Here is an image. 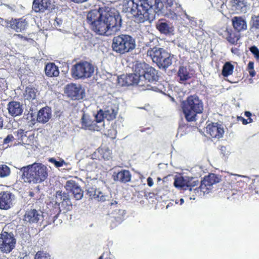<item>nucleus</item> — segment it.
Returning <instances> with one entry per match:
<instances>
[{
	"label": "nucleus",
	"mask_w": 259,
	"mask_h": 259,
	"mask_svg": "<svg viewBox=\"0 0 259 259\" xmlns=\"http://www.w3.org/2000/svg\"><path fill=\"white\" fill-rule=\"evenodd\" d=\"M91 29L96 34L109 36L119 31L122 19L119 13L114 9L93 10L87 17Z\"/></svg>",
	"instance_id": "nucleus-1"
},
{
	"label": "nucleus",
	"mask_w": 259,
	"mask_h": 259,
	"mask_svg": "<svg viewBox=\"0 0 259 259\" xmlns=\"http://www.w3.org/2000/svg\"><path fill=\"white\" fill-rule=\"evenodd\" d=\"M130 12L135 17V21L142 23L153 18L155 14L160 11L163 4L159 0H138V3L131 1Z\"/></svg>",
	"instance_id": "nucleus-2"
},
{
	"label": "nucleus",
	"mask_w": 259,
	"mask_h": 259,
	"mask_svg": "<svg viewBox=\"0 0 259 259\" xmlns=\"http://www.w3.org/2000/svg\"><path fill=\"white\" fill-rule=\"evenodd\" d=\"M22 178L25 182L32 184L40 183L48 177V169L46 166L40 163L24 166L21 169Z\"/></svg>",
	"instance_id": "nucleus-3"
},
{
	"label": "nucleus",
	"mask_w": 259,
	"mask_h": 259,
	"mask_svg": "<svg viewBox=\"0 0 259 259\" xmlns=\"http://www.w3.org/2000/svg\"><path fill=\"white\" fill-rule=\"evenodd\" d=\"M181 107L186 120L189 122L196 121L197 114L203 111V103L196 95L188 96L182 102Z\"/></svg>",
	"instance_id": "nucleus-4"
},
{
	"label": "nucleus",
	"mask_w": 259,
	"mask_h": 259,
	"mask_svg": "<svg viewBox=\"0 0 259 259\" xmlns=\"http://www.w3.org/2000/svg\"><path fill=\"white\" fill-rule=\"evenodd\" d=\"M147 56L149 57L153 63L156 65L177 64V57L166 52L163 49L157 47L150 48L147 51Z\"/></svg>",
	"instance_id": "nucleus-5"
},
{
	"label": "nucleus",
	"mask_w": 259,
	"mask_h": 259,
	"mask_svg": "<svg viewBox=\"0 0 259 259\" xmlns=\"http://www.w3.org/2000/svg\"><path fill=\"white\" fill-rule=\"evenodd\" d=\"M135 41L131 36L121 34L114 36L112 40V47L115 52L120 54L128 52L135 49Z\"/></svg>",
	"instance_id": "nucleus-6"
},
{
	"label": "nucleus",
	"mask_w": 259,
	"mask_h": 259,
	"mask_svg": "<svg viewBox=\"0 0 259 259\" xmlns=\"http://www.w3.org/2000/svg\"><path fill=\"white\" fill-rule=\"evenodd\" d=\"M55 205L58 207L57 215L62 211L65 213L71 210L72 204L68 193L62 191H57L55 194Z\"/></svg>",
	"instance_id": "nucleus-7"
},
{
	"label": "nucleus",
	"mask_w": 259,
	"mask_h": 259,
	"mask_svg": "<svg viewBox=\"0 0 259 259\" xmlns=\"http://www.w3.org/2000/svg\"><path fill=\"white\" fill-rule=\"evenodd\" d=\"M16 136L18 142L21 145H24L27 149H34L36 147V141L35 139L34 132L19 129L17 131Z\"/></svg>",
	"instance_id": "nucleus-8"
},
{
	"label": "nucleus",
	"mask_w": 259,
	"mask_h": 259,
	"mask_svg": "<svg viewBox=\"0 0 259 259\" xmlns=\"http://www.w3.org/2000/svg\"><path fill=\"white\" fill-rule=\"evenodd\" d=\"M16 240L12 233L2 232L0 234V251L3 253H9L15 248Z\"/></svg>",
	"instance_id": "nucleus-9"
},
{
	"label": "nucleus",
	"mask_w": 259,
	"mask_h": 259,
	"mask_svg": "<svg viewBox=\"0 0 259 259\" xmlns=\"http://www.w3.org/2000/svg\"><path fill=\"white\" fill-rule=\"evenodd\" d=\"M142 66H133L132 69L134 70L133 73L122 74L118 77V82L121 86H130L134 84H137L140 79V75L137 72L136 69L138 67Z\"/></svg>",
	"instance_id": "nucleus-10"
},
{
	"label": "nucleus",
	"mask_w": 259,
	"mask_h": 259,
	"mask_svg": "<svg viewBox=\"0 0 259 259\" xmlns=\"http://www.w3.org/2000/svg\"><path fill=\"white\" fill-rule=\"evenodd\" d=\"M93 159L98 160H110L113 158L112 147L106 145H101L92 154Z\"/></svg>",
	"instance_id": "nucleus-11"
},
{
	"label": "nucleus",
	"mask_w": 259,
	"mask_h": 259,
	"mask_svg": "<svg viewBox=\"0 0 259 259\" xmlns=\"http://www.w3.org/2000/svg\"><path fill=\"white\" fill-rule=\"evenodd\" d=\"M137 72L140 75V79L143 78L149 82H156L158 80L159 75L158 71L152 66L144 68L143 66L138 67L136 69Z\"/></svg>",
	"instance_id": "nucleus-12"
},
{
	"label": "nucleus",
	"mask_w": 259,
	"mask_h": 259,
	"mask_svg": "<svg viewBox=\"0 0 259 259\" xmlns=\"http://www.w3.org/2000/svg\"><path fill=\"white\" fill-rule=\"evenodd\" d=\"M94 70V66H73L71 69L72 76L75 79L90 77Z\"/></svg>",
	"instance_id": "nucleus-13"
},
{
	"label": "nucleus",
	"mask_w": 259,
	"mask_h": 259,
	"mask_svg": "<svg viewBox=\"0 0 259 259\" xmlns=\"http://www.w3.org/2000/svg\"><path fill=\"white\" fill-rule=\"evenodd\" d=\"M65 93L68 97L73 100L82 99L84 96V92L81 86L72 83L65 87Z\"/></svg>",
	"instance_id": "nucleus-14"
},
{
	"label": "nucleus",
	"mask_w": 259,
	"mask_h": 259,
	"mask_svg": "<svg viewBox=\"0 0 259 259\" xmlns=\"http://www.w3.org/2000/svg\"><path fill=\"white\" fill-rule=\"evenodd\" d=\"M43 212L35 209H27L24 215L23 221L29 224H37L43 220Z\"/></svg>",
	"instance_id": "nucleus-15"
},
{
	"label": "nucleus",
	"mask_w": 259,
	"mask_h": 259,
	"mask_svg": "<svg viewBox=\"0 0 259 259\" xmlns=\"http://www.w3.org/2000/svg\"><path fill=\"white\" fill-rule=\"evenodd\" d=\"M66 191L71 193L76 200H80L83 195V192L75 181L68 180L64 186Z\"/></svg>",
	"instance_id": "nucleus-16"
},
{
	"label": "nucleus",
	"mask_w": 259,
	"mask_h": 259,
	"mask_svg": "<svg viewBox=\"0 0 259 259\" xmlns=\"http://www.w3.org/2000/svg\"><path fill=\"white\" fill-rule=\"evenodd\" d=\"M15 196L9 191L0 192V209L8 210L13 206Z\"/></svg>",
	"instance_id": "nucleus-17"
},
{
	"label": "nucleus",
	"mask_w": 259,
	"mask_h": 259,
	"mask_svg": "<svg viewBox=\"0 0 259 259\" xmlns=\"http://www.w3.org/2000/svg\"><path fill=\"white\" fill-rule=\"evenodd\" d=\"M206 133L212 138L220 139L224 133L222 125L218 123H212L206 126Z\"/></svg>",
	"instance_id": "nucleus-18"
},
{
	"label": "nucleus",
	"mask_w": 259,
	"mask_h": 259,
	"mask_svg": "<svg viewBox=\"0 0 259 259\" xmlns=\"http://www.w3.org/2000/svg\"><path fill=\"white\" fill-rule=\"evenodd\" d=\"M195 71L190 66H181L178 71L177 75L180 82L188 80L195 76Z\"/></svg>",
	"instance_id": "nucleus-19"
},
{
	"label": "nucleus",
	"mask_w": 259,
	"mask_h": 259,
	"mask_svg": "<svg viewBox=\"0 0 259 259\" xmlns=\"http://www.w3.org/2000/svg\"><path fill=\"white\" fill-rule=\"evenodd\" d=\"M7 26L16 32H22L25 30L28 26V23L26 19L21 18L20 19H12L7 22Z\"/></svg>",
	"instance_id": "nucleus-20"
},
{
	"label": "nucleus",
	"mask_w": 259,
	"mask_h": 259,
	"mask_svg": "<svg viewBox=\"0 0 259 259\" xmlns=\"http://www.w3.org/2000/svg\"><path fill=\"white\" fill-rule=\"evenodd\" d=\"M192 184L196 185L194 186V189H192V191L195 195L197 196H201L205 193H208L212 188L210 184L207 185L203 179L201 180L200 184L198 180H194Z\"/></svg>",
	"instance_id": "nucleus-21"
},
{
	"label": "nucleus",
	"mask_w": 259,
	"mask_h": 259,
	"mask_svg": "<svg viewBox=\"0 0 259 259\" xmlns=\"http://www.w3.org/2000/svg\"><path fill=\"white\" fill-rule=\"evenodd\" d=\"M193 182V178H191L190 180H187L184 177H180L175 179L174 186L176 188L192 192V189H194V186H196L192 184Z\"/></svg>",
	"instance_id": "nucleus-22"
},
{
	"label": "nucleus",
	"mask_w": 259,
	"mask_h": 259,
	"mask_svg": "<svg viewBox=\"0 0 259 259\" xmlns=\"http://www.w3.org/2000/svg\"><path fill=\"white\" fill-rule=\"evenodd\" d=\"M103 111L105 115V119L108 121L113 120L116 117L118 112V107L116 104L109 102L104 108Z\"/></svg>",
	"instance_id": "nucleus-23"
},
{
	"label": "nucleus",
	"mask_w": 259,
	"mask_h": 259,
	"mask_svg": "<svg viewBox=\"0 0 259 259\" xmlns=\"http://www.w3.org/2000/svg\"><path fill=\"white\" fill-rule=\"evenodd\" d=\"M81 125L85 130L99 131L100 126L97 123V121L89 116L83 114L81 117Z\"/></svg>",
	"instance_id": "nucleus-24"
},
{
	"label": "nucleus",
	"mask_w": 259,
	"mask_h": 259,
	"mask_svg": "<svg viewBox=\"0 0 259 259\" xmlns=\"http://www.w3.org/2000/svg\"><path fill=\"white\" fill-rule=\"evenodd\" d=\"M7 109L9 114L13 117L20 116L23 112V105L19 102L15 101L8 103Z\"/></svg>",
	"instance_id": "nucleus-25"
},
{
	"label": "nucleus",
	"mask_w": 259,
	"mask_h": 259,
	"mask_svg": "<svg viewBox=\"0 0 259 259\" xmlns=\"http://www.w3.org/2000/svg\"><path fill=\"white\" fill-rule=\"evenodd\" d=\"M115 181L126 183L131 181L132 175L128 170L121 169L118 172H114L112 175Z\"/></svg>",
	"instance_id": "nucleus-26"
},
{
	"label": "nucleus",
	"mask_w": 259,
	"mask_h": 259,
	"mask_svg": "<svg viewBox=\"0 0 259 259\" xmlns=\"http://www.w3.org/2000/svg\"><path fill=\"white\" fill-rule=\"evenodd\" d=\"M51 0H34L32 9L35 12H44L51 8Z\"/></svg>",
	"instance_id": "nucleus-27"
},
{
	"label": "nucleus",
	"mask_w": 259,
	"mask_h": 259,
	"mask_svg": "<svg viewBox=\"0 0 259 259\" xmlns=\"http://www.w3.org/2000/svg\"><path fill=\"white\" fill-rule=\"evenodd\" d=\"M86 194L91 199H95L101 201H104L106 200V195L96 187H88L86 190Z\"/></svg>",
	"instance_id": "nucleus-28"
},
{
	"label": "nucleus",
	"mask_w": 259,
	"mask_h": 259,
	"mask_svg": "<svg viewBox=\"0 0 259 259\" xmlns=\"http://www.w3.org/2000/svg\"><path fill=\"white\" fill-rule=\"evenodd\" d=\"M176 9H174V7L170 9L168 12L166 13V16L167 18L175 21H179L181 18V16H183V13L184 11H183L181 5L176 3Z\"/></svg>",
	"instance_id": "nucleus-29"
},
{
	"label": "nucleus",
	"mask_w": 259,
	"mask_h": 259,
	"mask_svg": "<svg viewBox=\"0 0 259 259\" xmlns=\"http://www.w3.org/2000/svg\"><path fill=\"white\" fill-rule=\"evenodd\" d=\"M156 27L160 33L164 34H169L174 31L171 24L164 20H159L156 23Z\"/></svg>",
	"instance_id": "nucleus-30"
},
{
	"label": "nucleus",
	"mask_w": 259,
	"mask_h": 259,
	"mask_svg": "<svg viewBox=\"0 0 259 259\" xmlns=\"http://www.w3.org/2000/svg\"><path fill=\"white\" fill-rule=\"evenodd\" d=\"M52 111L50 108L46 107L40 109L37 114V121L40 123H46L51 118Z\"/></svg>",
	"instance_id": "nucleus-31"
},
{
	"label": "nucleus",
	"mask_w": 259,
	"mask_h": 259,
	"mask_svg": "<svg viewBox=\"0 0 259 259\" xmlns=\"http://www.w3.org/2000/svg\"><path fill=\"white\" fill-rule=\"evenodd\" d=\"M232 22L234 29L238 32L247 29L246 21L241 17H234L232 19Z\"/></svg>",
	"instance_id": "nucleus-32"
},
{
	"label": "nucleus",
	"mask_w": 259,
	"mask_h": 259,
	"mask_svg": "<svg viewBox=\"0 0 259 259\" xmlns=\"http://www.w3.org/2000/svg\"><path fill=\"white\" fill-rule=\"evenodd\" d=\"M232 7L237 13H246L248 6L245 0H232L231 1Z\"/></svg>",
	"instance_id": "nucleus-33"
},
{
	"label": "nucleus",
	"mask_w": 259,
	"mask_h": 259,
	"mask_svg": "<svg viewBox=\"0 0 259 259\" xmlns=\"http://www.w3.org/2000/svg\"><path fill=\"white\" fill-rule=\"evenodd\" d=\"M36 93L37 90L34 87L28 86L25 88L23 96L25 100L32 101L35 99Z\"/></svg>",
	"instance_id": "nucleus-34"
},
{
	"label": "nucleus",
	"mask_w": 259,
	"mask_h": 259,
	"mask_svg": "<svg viewBox=\"0 0 259 259\" xmlns=\"http://www.w3.org/2000/svg\"><path fill=\"white\" fill-rule=\"evenodd\" d=\"M203 179L205 180L207 185L210 184L211 188L213 185L219 183L221 180L219 177L212 173L209 174L207 176H205Z\"/></svg>",
	"instance_id": "nucleus-35"
},
{
	"label": "nucleus",
	"mask_w": 259,
	"mask_h": 259,
	"mask_svg": "<svg viewBox=\"0 0 259 259\" xmlns=\"http://www.w3.org/2000/svg\"><path fill=\"white\" fill-rule=\"evenodd\" d=\"M45 73L49 77H56L59 74L58 66H45Z\"/></svg>",
	"instance_id": "nucleus-36"
},
{
	"label": "nucleus",
	"mask_w": 259,
	"mask_h": 259,
	"mask_svg": "<svg viewBox=\"0 0 259 259\" xmlns=\"http://www.w3.org/2000/svg\"><path fill=\"white\" fill-rule=\"evenodd\" d=\"M226 39L232 44H235L239 39L238 34L230 29H227L226 31Z\"/></svg>",
	"instance_id": "nucleus-37"
},
{
	"label": "nucleus",
	"mask_w": 259,
	"mask_h": 259,
	"mask_svg": "<svg viewBox=\"0 0 259 259\" xmlns=\"http://www.w3.org/2000/svg\"><path fill=\"white\" fill-rule=\"evenodd\" d=\"M125 211L122 209H118L113 213L114 222L117 223H121L124 219Z\"/></svg>",
	"instance_id": "nucleus-38"
},
{
	"label": "nucleus",
	"mask_w": 259,
	"mask_h": 259,
	"mask_svg": "<svg viewBox=\"0 0 259 259\" xmlns=\"http://www.w3.org/2000/svg\"><path fill=\"white\" fill-rule=\"evenodd\" d=\"M250 30L252 31L259 29V16L253 15L250 21Z\"/></svg>",
	"instance_id": "nucleus-39"
},
{
	"label": "nucleus",
	"mask_w": 259,
	"mask_h": 259,
	"mask_svg": "<svg viewBox=\"0 0 259 259\" xmlns=\"http://www.w3.org/2000/svg\"><path fill=\"white\" fill-rule=\"evenodd\" d=\"M34 259H53L50 253L46 251L39 250L38 251L35 256Z\"/></svg>",
	"instance_id": "nucleus-40"
},
{
	"label": "nucleus",
	"mask_w": 259,
	"mask_h": 259,
	"mask_svg": "<svg viewBox=\"0 0 259 259\" xmlns=\"http://www.w3.org/2000/svg\"><path fill=\"white\" fill-rule=\"evenodd\" d=\"M10 167L6 164L0 165V178H5L10 174Z\"/></svg>",
	"instance_id": "nucleus-41"
},
{
	"label": "nucleus",
	"mask_w": 259,
	"mask_h": 259,
	"mask_svg": "<svg viewBox=\"0 0 259 259\" xmlns=\"http://www.w3.org/2000/svg\"><path fill=\"white\" fill-rule=\"evenodd\" d=\"M233 70L234 66H223L222 74L225 77H228L233 73Z\"/></svg>",
	"instance_id": "nucleus-42"
},
{
	"label": "nucleus",
	"mask_w": 259,
	"mask_h": 259,
	"mask_svg": "<svg viewBox=\"0 0 259 259\" xmlns=\"http://www.w3.org/2000/svg\"><path fill=\"white\" fill-rule=\"evenodd\" d=\"M184 17H185L186 19H187L189 21V24L190 25V27L192 28H194V27H196L197 26L198 24L197 23V21L194 17H191L189 15H188L186 11L183 12Z\"/></svg>",
	"instance_id": "nucleus-43"
},
{
	"label": "nucleus",
	"mask_w": 259,
	"mask_h": 259,
	"mask_svg": "<svg viewBox=\"0 0 259 259\" xmlns=\"http://www.w3.org/2000/svg\"><path fill=\"white\" fill-rule=\"evenodd\" d=\"M191 35L196 39L201 38L204 35L203 30L200 27L199 29L192 28L191 31H190Z\"/></svg>",
	"instance_id": "nucleus-44"
},
{
	"label": "nucleus",
	"mask_w": 259,
	"mask_h": 259,
	"mask_svg": "<svg viewBox=\"0 0 259 259\" xmlns=\"http://www.w3.org/2000/svg\"><path fill=\"white\" fill-rule=\"evenodd\" d=\"M104 118H105V115L103 110L100 109L96 114L94 119L97 121L98 124H99L103 122Z\"/></svg>",
	"instance_id": "nucleus-45"
},
{
	"label": "nucleus",
	"mask_w": 259,
	"mask_h": 259,
	"mask_svg": "<svg viewBox=\"0 0 259 259\" xmlns=\"http://www.w3.org/2000/svg\"><path fill=\"white\" fill-rule=\"evenodd\" d=\"M28 73V70L26 68V67H20L17 71V74L20 79H22L23 76L27 75Z\"/></svg>",
	"instance_id": "nucleus-46"
},
{
	"label": "nucleus",
	"mask_w": 259,
	"mask_h": 259,
	"mask_svg": "<svg viewBox=\"0 0 259 259\" xmlns=\"http://www.w3.org/2000/svg\"><path fill=\"white\" fill-rule=\"evenodd\" d=\"M49 161L53 163L56 167H60L65 164L64 160L63 159L57 161L54 158H51Z\"/></svg>",
	"instance_id": "nucleus-47"
},
{
	"label": "nucleus",
	"mask_w": 259,
	"mask_h": 259,
	"mask_svg": "<svg viewBox=\"0 0 259 259\" xmlns=\"http://www.w3.org/2000/svg\"><path fill=\"white\" fill-rule=\"evenodd\" d=\"M117 132L113 127L109 129L105 135L111 139H114L116 138Z\"/></svg>",
	"instance_id": "nucleus-48"
},
{
	"label": "nucleus",
	"mask_w": 259,
	"mask_h": 259,
	"mask_svg": "<svg viewBox=\"0 0 259 259\" xmlns=\"http://www.w3.org/2000/svg\"><path fill=\"white\" fill-rule=\"evenodd\" d=\"M250 51L253 55L254 58L257 60H259V50L255 46H252L250 48Z\"/></svg>",
	"instance_id": "nucleus-49"
},
{
	"label": "nucleus",
	"mask_w": 259,
	"mask_h": 259,
	"mask_svg": "<svg viewBox=\"0 0 259 259\" xmlns=\"http://www.w3.org/2000/svg\"><path fill=\"white\" fill-rule=\"evenodd\" d=\"M237 118L238 121H241L242 124L244 125H246L247 123L252 122V119L251 118H248L247 119H246L242 116H237Z\"/></svg>",
	"instance_id": "nucleus-50"
},
{
	"label": "nucleus",
	"mask_w": 259,
	"mask_h": 259,
	"mask_svg": "<svg viewBox=\"0 0 259 259\" xmlns=\"http://www.w3.org/2000/svg\"><path fill=\"white\" fill-rule=\"evenodd\" d=\"M14 139L13 136L11 134L8 135L4 140V144H9L12 142Z\"/></svg>",
	"instance_id": "nucleus-51"
},
{
	"label": "nucleus",
	"mask_w": 259,
	"mask_h": 259,
	"mask_svg": "<svg viewBox=\"0 0 259 259\" xmlns=\"http://www.w3.org/2000/svg\"><path fill=\"white\" fill-rule=\"evenodd\" d=\"M254 66H248V71L249 72V74L251 77H254L255 74L256 72L253 68Z\"/></svg>",
	"instance_id": "nucleus-52"
},
{
	"label": "nucleus",
	"mask_w": 259,
	"mask_h": 259,
	"mask_svg": "<svg viewBox=\"0 0 259 259\" xmlns=\"http://www.w3.org/2000/svg\"><path fill=\"white\" fill-rule=\"evenodd\" d=\"M98 259H112L110 256V253L107 251L103 252Z\"/></svg>",
	"instance_id": "nucleus-53"
},
{
	"label": "nucleus",
	"mask_w": 259,
	"mask_h": 259,
	"mask_svg": "<svg viewBox=\"0 0 259 259\" xmlns=\"http://www.w3.org/2000/svg\"><path fill=\"white\" fill-rule=\"evenodd\" d=\"M147 184L149 187H151L153 185V179L151 177H148L147 180Z\"/></svg>",
	"instance_id": "nucleus-54"
},
{
	"label": "nucleus",
	"mask_w": 259,
	"mask_h": 259,
	"mask_svg": "<svg viewBox=\"0 0 259 259\" xmlns=\"http://www.w3.org/2000/svg\"><path fill=\"white\" fill-rule=\"evenodd\" d=\"M166 3L168 6L172 7L174 5V0H166Z\"/></svg>",
	"instance_id": "nucleus-55"
},
{
	"label": "nucleus",
	"mask_w": 259,
	"mask_h": 259,
	"mask_svg": "<svg viewBox=\"0 0 259 259\" xmlns=\"http://www.w3.org/2000/svg\"><path fill=\"white\" fill-rule=\"evenodd\" d=\"M244 115L245 116L248 117V118H251L250 116L251 115V113L249 111H245Z\"/></svg>",
	"instance_id": "nucleus-56"
},
{
	"label": "nucleus",
	"mask_w": 259,
	"mask_h": 259,
	"mask_svg": "<svg viewBox=\"0 0 259 259\" xmlns=\"http://www.w3.org/2000/svg\"><path fill=\"white\" fill-rule=\"evenodd\" d=\"M4 119L2 117L0 116V129L3 127Z\"/></svg>",
	"instance_id": "nucleus-57"
},
{
	"label": "nucleus",
	"mask_w": 259,
	"mask_h": 259,
	"mask_svg": "<svg viewBox=\"0 0 259 259\" xmlns=\"http://www.w3.org/2000/svg\"><path fill=\"white\" fill-rule=\"evenodd\" d=\"M87 62H85V63H84V62H79L78 63H76L74 65H87Z\"/></svg>",
	"instance_id": "nucleus-58"
},
{
	"label": "nucleus",
	"mask_w": 259,
	"mask_h": 259,
	"mask_svg": "<svg viewBox=\"0 0 259 259\" xmlns=\"http://www.w3.org/2000/svg\"><path fill=\"white\" fill-rule=\"evenodd\" d=\"M117 204V202L116 201H114V202H111L110 203V206H112V205H114V204L116 205Z\"/></svg>",
	"instance_id": "nucleus-59"
},
{
	"label": "nucleus",
	"mask_w": 259,
	"mask_h": 259,
	"mask_svg": "<svg viewBox=\"0 0 259 259\" xmlns=\"http://www.w3.org/2000/svg\"><path fill=\"white\" fill-rule=\"evenodd\" d=\"M159 66V67L160 68H161V67H162L163 68H164L165 69H166L168 67V66H165V65H164V66Z\"/></svg>",
	"instance_id": "nucleus-60"
},
{
	"label": "nucleus",
	"mask_w": 259,
	"mask_h": 259,
	"mask_svg": "<svg viewBox=\"0 0 259 259\" xmlns=\"http://www.w3.org/2000/svg\"><path fill=\"white\" fill-rule=\"evenodd\" d=\"M46 65H55V64L53 62H49V63H47Z\"/></svg>",
	"instance_id": "nucleus-61"
},
{
	"label": "nucleus",
	"mask_w": 259,
	"mask_h": 259,
	"mask_svg": "<svg viewBox=\"0 0 259 259\" xmlns=\"http://www.w3.org/2000/svg\"><path fill=\"white\" fill-rule=\"evenodd\" d=\"M224 65H232V64L229 62H226L225 63V64Z\"/></svg>",
	"instance_id": "nucleus-62"
},
{
	"label": "nucleus",
	"mask_w": 259,
	"mask_h": 259,
	"mask_svg": "<svg viewBox=\"0 0 259 259\" xmlns=\"http://www.w3.org/2000/svg\"><path fill=\"white\" fill-rule=\"evenodd\" d=\"M180 201H181V204H182L184 202V200L182 198L180 199Z\"/></svg>",
	"instance_id": "nucleus-63"
},
{
	"label": "nucleus",
	"mask_w": 259,
	"mask_h": 259,
	"mask_svg": "<svg viewBox=\"0 0 259 259\" xmlns=\"http://www.w3.org/2000/svg\"><path fill=\"white\" fill-rule=\"evenodd\" d=\"M253 63L251 61H250L247 65H253Z\"/></svg>",
	"instance_id": "nucleus-64"
}]
</instances>
